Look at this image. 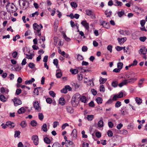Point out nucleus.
I'll return each instance as SVG.
<instances>
[{
  "label": "nucleus",
  "instance_id": "obj_15",
  "mask_svg": "<svg viewBox=\"0 0 147 147\" xmlns=\"http://www.w3.org/2000/svg\"><path fill=\"white\" fill-rule=\"evenodd\" d=\"M62 74L61 70L58 69L57 71L56 76L57 78H60L62 76Z\"/></svg>",
  "mask_w": 147,
  "mask_h": 147
},
{
  "label": "nucleus",
  "instance_id": "obj_36",
  "mask_svg": "<svg viewBox=\"0 0 147 147\" xmlns=\"http://www.w3.org/2000/svg\"><path fill=\"white\" fill-rule=\"evenodd\" d=\"M146 51H145V50H144V49H143L142 48L139 51V53L140 54H143L144 55H145L146 54Z\"/></svg>",
  "mask_w": 147,
  "mask_h": 147
},
{
  "label": "nucleus",
  "instance_id": "obj_11",
  "mask_svg": "<svg viewBox=\"0 0 147 147\" xmlns=\"http://www.w3.org/2000/svg\"><path fill=\"white\" fill-rule=\"evenodd\" d=\"M88 99L87 97L84 95H82L81 96H80V100L83 102L85 103L86 102Z\"/></svg>",
  "mask_w": 147,
  "mask_h": 147
},
{
  "label": "nucleus",
  "instance_id": "obj_52",
  "mask_svg": "<svg viewBox=\"0 0 147 147\" xmlns=\"http://www.w3.org/2000/svg\"><path fill=\"white\" fill-rule=\"evenodd\" d=\"M59 125V123L57 121H55L53 122V127L54 128L56 127Z\"/></svg>",
  "mask_w": 147,
  "mask_h": 147
},
{
  "label": "nucleus",
  "instance_id": "obj_12",
  "mask_svg": "<svg viewBox=\"0 0 147 147\" xmlns=\"http://www.w3.org/2000/svg\"><path fill=\"white\" fill-rule=\"evenodd\" d=\"M34 107L35 109L37 110H38L40 108L39 103L37 101H36L34 102Z\"/></svg>",
  "mask_w": 147,
  "mask_h": 147
},
{
  "label": "nucleus",
  "instance_id": "obj_17",
  "mask_svg": "<svg viewBox=\"0 0 147 147\" xmlns=\"http://www.w3.org/2000/svg\"><path fill=\"white\" fill-rule=\"evenodd\" d=\"M117 40L120 44H123L126 40V38L125 37L122 38H118Z\"/></svg>",
  "mask_w": 147,
  "mask_h": 147
},
{
  "label": "nucleus",
  "instance_id": "obj_58",
  "mask_svg": "<svg viewBox=\"0 0 147 147\" xmlns=\"http://www.w3.org/2000/svg\"><path fill=\"white\" fill-rule=\"evenodd\" d=\"M95 135L97 137L100 138L101 137V134L100 132L98 131L96 132Z\"/></svg>",
  "mask_w": 147,
  "mask_h": 147
},
{
  "label": "nucleus",
  "instance_id": "obj_63",
  "mask_svg": "<svg viewBox=\"0 0 147 147\" xmlns=\"http://www.w3.org/2000/svg\"><path fill=\"white\" fill-rule=\"evenodd\" d=\"M85 132L84 130H83L82 131V137L83 138H87V136L85 134Z\"/></svg>",
  "mask_w": 147,
  "mask_h": 147
},
{
  "label": "nucleus",
  "instance_id": "obj_38",
  "mask_svg": "<svg viewBox=\"0 0 147 147\" xmlns=\"http://www.w3.org/2000/svg\"><path fill=\"white\" fill-rule=\"evenodd\" d=\"M70 71L72 74H76L78 72V70L76 69L70 70Z\"/></svg>",
  "mask_w": 147,
  "mask_h": 147
},
{
  "label": "nucleus",
  "instance_id": "obj_44",
  "mask_svg": "<svg viewBox=\"0 0 147 147\" xmlns=\"http://www.w3.org/2000/svg\"><path fill=\"white\" fill-rule=\"evenodd\" d=\"M107 134L108 136L110 137H112L113 135V133L111 130H109L107 132Z\"/></svg>",
  "mask_w": 147,
  "mask_h": 147
},
{
  "label": "nucleus",
  "instance_id": "obj_25",
  "mask_svg": "<svg viewBox=\"0 0 147 147\" xmlns=\"http://www.w3.org/2000/svg\"><path fill=\"white\" fill-rule=\"evenodd\" d=\"M0 100L2 102H5L6 101L7 99L3 95L1 94L0 95Z\"/></svg>",
  "mask_w": 147,
  "mask_h": 147
},
{
  "label": "nucleus",
  "instance_id": "obj_29",
  "mask_svg": "<svg viewBox=\"0 0 147 147\" xmlns=\"http://www.w3.org/2000/svg\"><path fill=\"white\" fill-rule=\"evenodd\" d=\"M105 13L107 17H109L111 15L112 12L109 10H106L105 11Z\"/></svg>",
  "mask_w": 147,
  "mask_h": 147
},
{
  "label": "nucleus",
  "instance_id": "obj_9",
  "mask_svg": "<svg viewBox=\"0 0 147 147\" xmlns=\"http://www.w3.org/2000/svg\"><path fill=\"white\" fill-rule=\"evenodd\" d=\"M81 24L88 31L89 30V24L86 20L82 21L81 23Z\"/></svg>",
  "mask_w": 147,
  "mask_h": 147
},
{
  "label": "nucleus",
  "instance_id": "obj_18",
  "mask_svg": "<svg viewBox=\"0 0 147 147\" xmlns=\"http://www.w3.org/2000/svg\"><path fill=\"white\" fill-rule=\"evenodd\" d=\"M7 125L10 128H13L15 126L14 123L10 121L7 122Z\"/></svg>",
  "mask_w": 147,
  "mask_h": 147
},
{
  "label": "nucleus",
  "instance_id": "obj_22",
  "mask_svg": "<svg viewBox=\"0 0 147 147\" xmlns=\"http://www.w3.org/2000/svg\"><path fill=\"white\" fill-rule=\"evenodd\" d=\"M145 79L144 78H142L140 79L138 83V86L139 87H141Z\"/></svg>",
  "mask_w": 147,
  "mask_h": 147
},
{
  "label": "nucleus",
  "instance_id": "obj_26",
  "mask_svg": "<svg viewBox=\"0 0 147 147\" xmlns=\"http://www.w3.org/2000/svg\"><path fill=\"white\" fill-rule=\"evenodd\" d=\"M117 14L119 17H121L124 14V11L123 10H122L121 11L118 12Z\"/></svg>",
  "mask_w": 147,
  "mask_h": 147
},
{
  "label": "nucleus",
  "instance_id": "obj_47",
  "mask_svg": "<svg viewBox=\"0 0 147 147\" xmlns=\"http://www.w3.org/2000/svg\"><path fill=\"white\" fill-rule=\"evenodd\" d=\"M100 92H104L105 90V87L103 85H101L100 87Z\"/></svg>",
  "mask_w": 147,
  "mask_h": 147
},
{
  "label": "nucleus",
  "instance_id": "obj_16",
  "mask_svg": "<svg viewBox=\"0 0 147 147\" xmlns=\"http://www.w3.org/2000/svg\"><path fill=\"white\" fill-rule=\"evenodd\" d=\"M101 25L105 28L108 29L110 28L109 24L108 23L106 22L105 21H103Z\"/></svg>",
  "mask_w": 147,
  "mask_h": 147
},
{
  "label": "nucleus",
  "instance_id": "obj_19",
  "mask_svg": "<svg viewBox=\"0 0 147 147\" xmlns=\"http://www.w3.org/2000/svg\"><path fill=\"white\" fill-rule=\"evenodd\" d=\"M115 3V5L117 6H121L122 5V3L117 0H114Z\"/></svg>",
  "mask_w": 147,
  "mask_h": 147
},
{
  "label": "nucleus",
  "instance_id": "obj_24",
  "mask_svg": "<svg viewBox=\"0 0 147 147\" xmlns=\"http://www.w3.org/2000/svg\"><path fill=\"white\" fill-rule=\"evenodd\" d=\"M71 135L74 138H76L77 137V134L76 130V129H74L73 130L71 134Z\"/></svg>",
  "mask_w": 147,
  "mask_h": 147
},
{
  "label": "nucleus",
  "instance_id": "obj_64",
  "mask_svg": "<svg viewBox=\"0 0 147 147\" xmlns=\"http://www.w3.org/2000/svg\"><path fill=\"white\" fill-rule=\"evenodd\" d=\"M21 92L22 90L20 89H18L16 91V94L17 95H18L21 93Z\"/></svg>",
  "mask_w": 147,
  "mask_h": 147
},
{
  "label": "nucleus",
  "instance_id": "obj_2",
  "mask_svg": "<svg viewBox=\"0 0 147 147\" xmlns=\"http://www.w3.org/2000/svg\"><path fill=\"white\" fill-rule=\"evenodd\" d=\"M80 95L78 93L74 94L72 97L71 103L73 107H76L80 102Z\"/></svg>",
  "mask_w": 147,
  "mask_h": 147
},
{
  "label": "nucleus",
  "instance_id": "obj_54",
  "mask_svg": "<svg viewBox=\"0 0 147 147\" xmlns=\"http://www.w3.org/2000/svg\"><path fill=\"white\" fill-rule=\"evenodd\" d=\"M59 24V22L58 20H56L54 22V26L56 28H57Z\"/></svg>",
  "mask_w": 147,
  "mask_h": 147
},
{
  "label": "nucleus",
  "instance_id": "obj_32",
  "mask_svg": "<svg viewBox=\"0 0 147 147\" xmlns=\"http://www.w3.org/2000/svg\"><path fill=\"white\" fill-rule=\"evenodd\" d=\"M123 64L121 62H119L117 64V68L121 70L123 68Z\"/></svg>",
  "mask_w": 147,
  "mask_h": 147
},
{
  "label": "nucleus",
  "instance_id": "obj_43",
  "mask_svg": "<svg viewBox=\"0 0 147 147\" xmlns=\"http://www.w3.org/2000/svg\"><path fill=\"white\" fill-rule=\"evenodd\" d=\"M6 2L9 3L8 0H0V4L2 5H4Z\"/></svg>",
  "mask_w": 147,
  "mask_h": 147
},
{
  "label": "nucleus",
  "instance_id": "obj_14",
  "mask_svg": "<svg viewBox=\"0 0 147 147\" xmlns=\"http://www.w3.org/2000/svg\"><path fill=\"white\" fill-rule=\"evenodd\" d=\"M66 109L67 112L69 113H72L74 112V110L72 107L71 106H67Z\"/></svg>",
  "mask_w": 147,
  "mask_h": 147
},
{
  "label": "nucleus",
  "instance_id": "obj_6",
  "mask_svg": "<svg viewBox=\"0 0 147 147\" xmlns=\"http://www.w3.org/2000/svg\"><path fill=\"white\" fill-rule=\"evenodd\" d=\"M85 12L86 15L90 16L92 19H95L96 18L95 13L91 10L86 9Z\"/></svg>",
  "mask_w": 147,
  "mask_h": 147
},
{
  "label": "nucleus",
  "instance_id": "obj_5",
  "mask_svg": "<svg viewBox=\"0 0 147 147\" xmlns=\"http://www.w3.org/2000/svg\"><path fill=\"white\" fill-rule=\"evenodd\" d=\"M33 28L35 32L39 33L41 29L43 28V26L41 24L38 25L35 23L33 24Z\"/></svg>",
  "mask_w": 147,
  "mask_h": 147
},
{
  "label": "nucleus",
  "instance_id": "obj_27",
  "mask_svg": "<svg viewBox=\"0 0 147 147\" xmlns=\"http://www.w3.org/2000/svg\"><path fill=\"white\" fill-rule=\"evenodd\" d=\"M135 100L139 105L142 102V99L140 98L136 97Z\"/></svg>",
  "mask_w": 147,
  "mask_h": 147
},
{
  "label": "nucleus",
  "instance_id": "obj_62",
  "mask_svg": "<svg viewBox=\"0 0 147 147\" xmlns=\"http://www.w3.org/2000/svg\"><path fill=\"white\" fill-rule=\"evenodd\" d=\"M108 125L109 127L111 128H112L113 126V122L111 121L109 122L108 123Z\"/></svg>",
  "mask_w": 147,
  "mask_h": 147
},
{
  "label": "nucleus",
  "instance_id": "obj_4",
  "mask_svg": "<svg viewBox=\"0 0 147 147\" xmlns=\"http://www.w3.org/2000/svg\"><path fill=\"white\" fill-rule=\"evenodd\" d=\"M26 51L25 52L24 54L26 55V58L28 59H32L34 55V51H30V50L27 49Z\"/></svg>",
  "mask_w": 147,
  "mask_h": 147
},
{
  "label": "nucleus",
  "instance_id": "obj_60",
  "mask_svg": "<svg viewBox=\"0 0 147 147\" xmlns=\"http://www.w3.org/2000/svg\"><path fill=\"white\" fill-rule=\"evenodd\" d=\"M20 38V36L19 35H17L16 36L14 37L13 38V40L14 41H16L17 39L19 38Z\"/></svg>",
  "mask_w": 147,
  "mask_h": 147
},
{
  "label": "nucleus",
  "instance_id": "obj_49",
  "mask_svg": "<svg viewBox=\"0 0 147 147\" xmlns=\"http://www.w3.org/2000/svg\"><path fill=\"white\" fill-rule=\"evenodd\" d=\"M39 119L41 120H42L44 118V116L42 113H39L38 114Z\"/></svg>",
  "mask_w": 147,
  "mask_h": 147
},
{
  "label": "nucleus",
  "instance_id": "obj_33",
  "mask_svg": "<svg viewBox=\"0 0 147 147\" xmlns=\"http://www.w3.org/2000/svg\"><path fill=\"white\" fill-rule=\"evenodd\" d=\"M44 142L47 144L50 143L51 141L50 139L47 137H46L44 138Z\"/></svg>",
  "mask_w": 147,
  "mask_h": 147
},
{
  "label": "nucleus",
  "instance_id": "obj_20",
  "mask_svg": "<svg viewBox=\"0 0 147 147\" xmlns=\"http://www.w3.org/2000/svg\"><path fill=\"white\" fill-rule=\"evenodd\" d=\"M102 99L100 97H97L96 99V101L98 105L102 104Z\"/></svg>",
  "mask_w": 147,
  "mask_h": 147
},
{
  "label": "nucleus",
  "instance_id": "obj_10",
  "mask_svg": "<svg viewBox=\"0 0 147 147\" xmlns=\"http://www.w3.org/2000/svg\"><path fill=\"white\" fill-rule=\"evenodd\" d=\"M74 143L72 141H67V142H66V147H74Z\"/></svg>",
  "mask_w": 147,
  "mask_h": 147
},
{
  "label": "nucleus",
  "instance_id": "obj_40",
  "mask_svg": "<svg viewBox=\"0 0 147 147\" xmlns=\"http://www.w3.org/2000/svg\"><path fill=\"white\" fill-rule=\"evenodd\" d=\"M52 147H63L62 146H61V144L58 143H54L52 146Z\"/></svg>",
  "mask_w": 147,
  "mask_h": 147
},
{
  "label": "nucleus",
  "instance_id": "obj_61",
  "mask_svg": "<svg viewBox=\"0 0 147 147\" xmlns=\"http://www.w3.org/2000/svg\"><path fill=\"white\" fill-rule=\"evenodd\" d=\"M20 132L19 131H16L15 132V134L14 135V136L15 137H18L20 135Z\"/></svg>",
  "mask_w": 147,
  "mask_h": 147
},
{
  "label": "nucleus",
  "instance_id": "obj_57",
  "mask_svg": "<svg viewBox=\"0 0 147 147\" xmlns=\"http://www.w3.org/2000/svg\"><path fill=\"white\" fill-rule=\"evenodd\" d=\"M77 59L79 61L82 60L83 59V58L82 55H77Z\"/></svg>",
  "mask_w": 147,
  "mask_h": 147
},
{
  "label": "nucleus",
  "instance_id": "obj_42",
  "mask_svg": "<svg viewBox=\"0 0 147 147\" xmlns=\"http://www.w3.org/2000/svg\"><path fill=\"white\" fill-rule=\"evenodd\" d=\"M121 102L119 101H117L115 104V107H119L121 105Z\"/></svg>",
  "mask_w": 147,
  "mask_h": 147
},
{
  "label": "nucleus",
  "instance_id": "obj_13",
  "mask_svg": "<svg viewBox=\"0 0 147 147\" xmlns=\"http://www.w3.org/2000/svg\"><path fill=\"white\" fill-rule=\"evenodd\" d=\"M65 101L63 97L60 98L59 100V103L62 105H65Z\"/></svg>",
  "mask_w": 147,
  "mask_h": 147
},
{
  "label": "nucleus",
  "instance_id": "obj_8",
  "mask_svg": "<svg viewBox=\"0 0 147 147\" xmlns=\"http://www.w3.org/2000/svg\"><path fill=\"white\" fill-rule=\"evenodd\" d=\"M32 140L34 144L35 145H37L39 143V139L37 136L36 135H34L33 136L32 138Z\"/></svg>",
  "mask_w": 147,
  "mask_h": 147
},
{
  "label": "nucleus",
  "instance_id": "obj_28",
  "mask_svg": "<svg viewBox=\"0 0 147 147\" xmlns=\"http://www.w3.org/2000/svg\"><path fill=\"white\" fill-rule=\"evenodd\" d=\"M94 117L93 115H88L87 116V118L88 121H91L93 119Z\"/></svg>",
  "mask_w": 147,
  "mask_h": 147
},
{
  "label": "nucleus",
  "instance_id": "obj_46",
  "mask_svg": "<svg viewBox=\"0 0 147 147\" xmlns=\"http://www.w3.org/2000/svg\"><path fill=\"white\" fill-rule=\"evenodd\" d=\"M30 124L32 126H35L36 125L37 123L36 121L33 120L31 121Z\"/></svg>",
  "mask_w": 147,
  "mask_h": 147
},
{
  "label": "nucleus",
  "instance_id": "obj_30",
  "mask_svg": "<svg viewBox=\"0 0 147 147\" xmlns=\"http://www.w3.org/2000/svg\"><path fill=\"white\" fill-rule=\"evenodd\" d=\"M118 97V98H121L123 97L124 96H126V94H123V93L122 92H120L119 93L117 94Z\"/></svg>",
  "mask_w": 147,
  "mask_h": 147
},
{
  "label": "nucleus",
  "instance_id": "obj_3",
  "mask_svg": "<svg viewBox=\"0 0 147 147\" xmlns=\"http://www.w3.org/2000/svg\"><path fill=\"white\" fill-rule=\"evenodd\" d=\"M7 11L11 13H13L16 11L15 5L12 3H8L6 6Z\"/></svg>",
  "mask_w": 147,
  "mask_h": 147
},
{
  "label": "nucleus",
  "instance_id": "obj_31",
  "mask_svg": "<svg viewBox=\"0 0 147 147\" xmlns=\"http://www.w3.org/2000/svg\"><path fill=\"white\" fill-rule=\"evenodd\" d=\"M98 126L99 127H101L103 126V122L102 120L99 121L98 123Z\"/></svg>",
  "mask_w": 147,
  "mask_h": 147
},
{
  "label": "nucleus",
  "instance_id": "obj_1",
  "mask_svg": "<svg viewBox=\"0 0 147 147\" xmlns=\"http://www.w3.org/2000/svg\"><path fill=\"white\" fill-rule=\"evenodd\" d=\"M124 78L125 80L119 84V86L120 87L128 83L133 84L138 79L137 75L134 73L129 75L126 74L124 77Z\"/></svg>",
  "mask_w": 147,
  "mask_h": 147
},
{
  "label": "nucleus",
  "instance_id": "obj_35",
  "mask_svg": "<svg viewBox=\"0 0 147 147\" xmlns=\"http://www.w3.org/2000/svg\"><path fill=\"white\" fill-rule=\"evenodd\" d=\"M118 82L117 81H114L112 83L111 85L114 87H116L118 85Z\"/></svg>",
  "mask_w": 147,
  "mask_h": 147
},
{
  "label": "nucleus",
  "instance_id": "obj_53",
  "mask_svg": "<svg viewBox=\"0 0 147 147\" xmlns=\"http://www.w3.org/2000/svg\"><path fill=\"white\" fill-rule=\"evenodd\" d=\"M53 63L56 66H57L58 65V61L57 59H54L53 60Z\"/></svg>",
  "mask_w": 147,
  "mask_h": 147
},
{
  "label": "nucleus",
  "instance_id": "obj_39",
  "mask_svg": "<svg viewBox=\"0 0 147 147\" xmlns=\"http://www.w3.org/2000/svg\"><path fill=\"white\" fill-rule=\"evenodd\" d=\"M42 129L44 131L46 132L47 131V125L46 124H44L43 125Z\"/></svg>",
  "mask_w": 147,
  "mask_h": 147
},
{
  "label": "nucleus",
  "instance_id": "obj_50",
  "mask_svg": "<svg viewBox=\"0 0 147 147\" xmlns=\"http://www.w3.org/2000/svg\"><path fill=\"white\" fill-rule=\"evenodd\" d=\"M46 101L49 104L51 103L52 102V100L50 98H47L46 99Z\"/></svg>",
  "mask_w": 147,
  "mask_h": 147
},
{
  "label": "nucleus",
  "instance_id": "obj_45",
  "mask_svg": "<svg viewBox=\"0 0 147 147\" xmlns=\"http://www.w3.org/2000/svg\"><path fill=\"white\" fill-rule=\"evenodd\" d=\"M49 94L50 95L53 97H55V96L56 94L54 92L52 91H50L49 92Z\"/></svg>",
  "mask_w": 147,
  "mask_h": 147
},
{
  "label": "nucleus",
  "instance_id": "obj_41",
  "mask_svg": "<svg viewBox=\"0 0 147 147\" xmlns=\"http://www.w3.org/2000/svg\"><path fill=\"white\" fill-rule=\"evenodd\" d=\"M70 5L72 7H74V8H76L77 7V4L74 2H71L70 3Z\"/></svg>",
  "mask_w": 147,
  "mask_h": 147
},
{
  "label": "nucleus",
  "instance_id": "obj_34",
  "mask_svg": "<svg viewBox=\"0 0 147 147\" xmlns=\"http://www.w3.org/2000/svg\"><path fill=\"white\" fill-rule=\"evenodd\" d=\"M20 125L22 128L25 127L27 125V123L25 121H23L21 123Z\"/></svg>",
  "mask_w": 147,
  "mask_h": 147
},
{
  "label": "nucleus",
  "instance_id": "obj_51",
  "mask_svg": "<svg viewBox=\"0 0 147 147\" xmlns=\"http://www.w3.org/2000/svg\"><path fill=\"white\" fill-rule=\"evenodd\" d=\"M28 66L30 67V68L32 69L35 66V65L33 63H30L28 64Z\"/></svg>",
  "mask_w": 147,
  "mask_h": 147
},
{
  "label": "nucleus",
  "instance_id": "obj_7",
  "mask_svg": "<svg viewBox=\"0 0 147 147\" xmlns=\"http://www.w3.org/2000/svg\"><path fill=\"white\" fill-rule=\"evenodd\" d=\"M12 100L13 101L14 104L16 106L20 105L22 103L21 100L16 97H14L13 99H12Z\"/></svg>",
  "mask_w": 147,
  "mask_h": 147
},
{
  "label": "nucleus",
  "instance_id": "obj_21",
  "mask_svg": "<svg viewBox=\"0 0 147 147\" xmlns=\"http://www.w3.org/2000/svg\"><path fill=\"white\" fill-rule=\"evenodd\" d=\"M25 109L24 108L22 107L19 109L18 111L19 114H20L24 113L25 111Z\"/></svg>",
  "mask_w": 147,
  "mask_h": 147
},
{
  "label": "nucleus",
  "instance_id": "obj_48",
  "mask_svg": "<svg viewBox=\"0 0 147 147\" xmlns=\"http://www.w3.org/2000/svg\"><path fill=\"white\" fill-rule=\"evenodd\" d=\"M120 132L121 134H122L124 135H125L127 133V131L125 129H123L120 131Z\"/></svg>",
  "mask_w": 147,
  "mask_h": 147
},
{
  "label": "nucleus",
  "instance_id": "obj_37",
  "mask_svg": "<svg viewBox=\"0 0 147 147\" xmlns=\"http://www.w3.org/2000/svg\"><path fill=\"white\" fill-rule=\"evenodd\" d=\"M39 14V13L38 11H36L30 15V17H34L35 16H37Z\"/></svg>",
  "mask_w": 147,
  "mask_h": 147
},
{
  "label": "nucleus",
  "instance_id": "obj_56",
  "mask_svg": "<svg viewBox=\"0 0 147 147\" xmlns=\"http://www.w3.org/2000/svg\"><path fill=\"white\" fill-rule=\"evenodd\" d=\"M71 26L72 27H73L74 26H76L77 25V24H75L74 22L72 20H71L70 22Z\"/></svg>",
  "mask_w": 147,
  "mask_h": 147
},
{
  "label": "nucleus",
  "instance_id": "obj_23",
  "mask_svg": "<svg viewBox=\"0 0 147 147\" xmlns=\"http://www.w3.org/2000/svg\"><path fill=\"white\" fill-rule=\"evenodd\" d=\"M107 80L106 78H104L102 77H100L99 82L100 84H104Z\"/></svg>",
  "mask_w": 147,
  "mask_h": 147
},
{
  "label": "nucleus",
  "instance_id": "obj_59",
  "mask_svg": "<svg viewBox=\"0 0 147 147\" xmlns=\"http://www.w3.org/2000/svg\"><path fill=\"white\" fill-rule=\"evenodd\" d=\"M139 39L141 41L144 42L146 39V36L141 37Z\"/></svg>",
  "mask_w": 147,
  "mask_h": 147
},
{
  "label": "nucleus",
  "instance_id": "obj_55",
  "mask_svg": "<svg viewBox=\"0 0 147 147\" xmlns=\"http://www.w3.org/2000/svg\"><path fill=\"white\" fill-rule=\"evenodd\" d=\"M78 79L79 80H82L83 79L82 75V74H78L77 75Z\"/></svg>",
  "mask_w": 147,
  "mask_h": 147
}]
</instances>
